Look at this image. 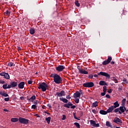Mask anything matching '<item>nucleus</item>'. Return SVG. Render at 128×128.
Returning a JSON list of instances; mask_svg holds the SVG:
<instances>
[{"label": "nucleus", "instance_id": "nucleus-1", "mask_svg": "<svg viewBox=\"0 0 128 128\" xmlns=\"http://www.w3.org/2000/svg\"><path fill=\"white\" fill-rule=\"evenodd\" d=\"M50 76L53 78L54 82H56L57 84H62V77H60V76L58 74H52Z\"/></svg>", "mask_w": 128, "mask_h": 128}, {"label": "nucleus", "instance_id": "nucleus-2", "mask_svg": "<svg viewBox=\"0 0 128 128\" xmlns=\"http://www.w3.org/2000/svg\"><path fill=\"white\" fill-rule=\"evenodd\" d=\"M38 88L39 90H42V92H46V90H48L50 88V86L44 82L38 83Z\"/></svg>", "mask_w": 128, "mask_h": 128}, {"label": "nucleus", "instance_id": "nucleus-3", "mask_svg": "<svg viewBox=\"0 0 128 128\" xmlns=\"http://www.w3.org/2000/svg\"><path fill=\"white\" fill-rule=\"evenodd\" d=\"M18 120L20 124H28V122H30L28 120L22 117L19 118Z\"/></svg>", "mask_w": 128, "mask_h": 128}, {"label": "nucleus", "instance_id": "nucleus-4", "mask_svg": "<svg viewBox=\"0 0 128 128\" xmlns=\"http://www.w3.org/2000/svg\"><path fill=\"white\" fill-rule=\"evenodd\" d=\"M66 96V92L62 90L60 91V92H56L55 96H56V98H62V96Z\"/></svg>", "mask_w": 128, "mask_h": 128}, {"label": "nucleus", "instance_id": "nucleus-5", "mask_svg": "<svg viewBox=\"0 0 128 128\" xmlns=\"http://www.w3.org/2000/svg\"><path fill=\"white\" fill-rule=\"evenodd\" d=\"M77 68L79 72V74H88V72L86 71V70H84L82 68H80V66H77Z\"/></svg>", "mask_w": 128, "mask_h": 128}, {"label": "nucleus", "instance_id": "nucleus-6", "mask_svg": "<svg viewBox=\"0 0 128 128\" xmlns=\"http://www.w3.org/2000/svg\"><path fill=\"white\" fill-rule=\"evenodd\" d=\"M84 88H92L94 86V84L92 82H88L83 84Z\"/></svg>", "mask_w": 128, "mask_h": 128}, {"label": "nucleus", "instance_id": "nucleus-7", "mask_svg": "<svg viewBox=\"0 0 128 128\" xmlns=\"http://www.w3.org/2000/svg\"><path fill=\"white\" fill-rule=\"evenodd\" d=\"M98 76H106L108 78H110V74H108L106 72H100L98 73Z\"/></svg>", "mask_w": 128, "mask_h": 128}, {"label": "nucleus", "instance_id": "nucleus-8", "mask_svg": "<svg viewBox=\"0 0 128 128\" xmlns=\"http://www.w3.org/2000/svg\"><path fill=\"white\" fill-rule=\"evenodd\" d=\"M0 76H4V78H6V80H10V74H8V73H6L4 72L0 73Z\"/></svg>", "mask_w": 128, "mask_h": 128}, {"label": "nucleus", "instance_id": "nucleus-9", "mask_svg": "<svg viewBox=\"0 0 128 128\" xmlns=\"http://www.w3.org/2000/svg\"><path fill=\"white\" fill-rule=\"evenodd\" d=\"M66 68V67L62 65H60L56 68V70L57 72H62L64 69Z\"/></svg>", "mask_w": 128, "mask_h": 128}, {"label": "nucleus", "instance_id": "nucleus-10", "mask_svg": "<svg viewBox=\"0 0 128 128\" xmlns=\"http://www.w3.org/2000/svg\"><path fill=\"white\" fill-rule=\"evenodd\" d=\"M113 122H116V124H118V122H119L120 124H122V120L116 117L114 118Z\"/></svg>", "mask_w": 128, "mask_h": 128}, {"label": "nucleus", "instance_id": "nucleus-11", "mask_svg": "<svg viewBox=\"0 0 128 128\" xmlns=\"http://www.w3.org/2000/svg\"><path fill=\"white\" fill-rule=\"evenodd\" d=\"M12 88V85L11 84L8 85V84H4L2 86V88H4V90H6L8 88Z\"/></svg>", "mask_w": 128, "mask_h": 128}, {"label": "nucleus", "instance_id": "nucleus-12", "mask_svg": "<svg viewBox=\"0 0 128 128\" xmlns=\"http://www.w3.org/2000/svg\"><path fill=\"white\" fill-rule=\"evenodd\" d=\"M24 82H22L18 84V88H20L22 89L24 88Z\"/></svg>", "mask_w": 128, "mask_h": 128}, {"label": "nucleus", "instance_id": "nucleus-13", "mask_svg": "<svg viewBox=\"0 0 128 128\" xmlns=\"http://www.w3.org/2000/svg\"><path fill=\"white\" fill-rule=\"evenodd\" d=\"M74 98H80V92L78 91L76 92L74 94Z\"/></svg>", "mask_w": 128, "mask_h": 128}, {"label": "nucleus", "instance_id": "nucleus-14", "mask_svg": "<svg viewBox=\"0 0 128 128\" xmlns=\"http://www.w3.org/2000/svg\"><path fill=\"white\" fill-rule=\"evenodd\" d=\"M114 108L113 107V106H111L109 107L108 110H106L107 114L112 112V110H114Z\"/></svg>", "mask_w": 128, "mask_h": 128}, {"label": "nucleus", "instance_id": "nucleus-15", "mask_svg": "<svg viewBox=\"0 0 128 128\" xmlns=\"http://www.w3.org/2000/svg\"><path fill=\"white\" fill-rule=\"evenodd\" d=\"M10 84L12 86V88H16L18 86V82H10Z\"/></svg>", "mask_w": 128, "mask_h": 128}, {"label": "nucleus", "instance_id": "nucleus-16", "mask_svg": "<svg viewBox=\"0 0 128 128\" xmlns=\"http://www.w3.org/2000/svg\"><path fill=\"white\" fill-rule=\"evenodd\" d=\"M60 100H61V102H64L65 104H68V100L66 98H60Z\"/></svg>", "mask_w": 128, "mask_h": 128}, {"label": "nucleus", "instance_id": "nucleus-17", "mask_svg": "<svg viewBox=\"0 0 128 128\" xmlns=\"http://www.w3.org/2000/svg\"><path fill=\"white\" fill-rule=\"evenodd\" d=\"M70 106H72V104L70 102H69L68 104H64V108H70Z\"/></svg>", "mask_w": 128, "mask_h": 128}, {"label": "nucleus", "instance_id": "nucleus-18", "mask_svg": "<svg viewBox=\"0 0 128 128\" xmlns=\"http://www.w3.org/2000/svg\"><path fill=\"white\" fill-rule=\"evenodd\" d=\"M99 84L100 86H108V84L104 80H101L99 82Z\"/></svg>", "mask_w": 128, "mask_h": 128}, {"label": "nucleus", "instance_id": "nucleus-19", "mask_svg": "<svg viewBox=\"0 0 128 128\" xmlns=\"http://www.w3.org/2000/svg\"><path fill=\"white\" fill-rule=\"evenodd\" d=\"M36 96L34 95L30 97V99H28L29 102H34V100H36Z\"/></svg>", "mask_w": 128, "mask_h": 128}, {"label": "nucleus", "instance_id": "nucleus-20", "mask_svg": "<svg viewBox=\"0 0 128 128\" xmlns=\"http://www.w3.org/2000/svg\"><path fill=\"white\" fill-rule=\"evenodd\" d=\"M114 106H112L114 108H118L120 106V104H118V102L116 101L114 104Z\"/></svg>", "mask_w": 128, "mask_h": 128}, {"label": "nucleus", "instance_id": "nucleus-21", "mask_svg": "<svg viewBox=\"0 0 128 128\" xmlns=\"http://www.w3.org/2000/svg\"><path fill=\"white\" fill-rule=\"evenodd\" d=\"M98 102L96 101L92 103V108H96V106H98Z\"/></svg>", "mask_w": 128, "mask_h": 128}, {"label": "nucleus", "instance_id": "nucleus-22", "mask_svg": "<svg viewBox=\"0 0 128 128\" xmlns=\"http://www.w3.org/2000/svg\"><path fill=\"white\" fill-rule=\"evenodd\" d=\"M100 114L106 115L108 114V112L104 111V110H101L100 111Z\"/></svg>", "mask_w": 128, "mask_h": 128}, {"label": "nucleus", "instance_id": "nucleus-23", "mask_svg": "<svg viewBox=\"0 0 128 128\" xmlns=\"http://www.w3.org/2000/svg\"><path fill=\"white\" fill-rule=\"evenodd\" d=\"M106 126H108V128H112V125L110 122L108 121L106 122Z\"/></svg>", "mask_w": 128, "mask_h": 128}, {"label": "nucleus", "instance_id": "nucleus-24", "mask_svg": "<svg viewBox=\"0 0 128 128\" xmlns=\"http://www.w3.org/2000/svg\"><path fill=\"white\" fill-rule=\"evenodd\" d=\"M50 120H52L51 117H48V118H45V120H46V122H47L48 124L50 123Z\"/></svg>", "mask_w": 128, "mask_h": 128}, {"label": "nucleus", "instance_id": "nucleus-25", "mask_svg": "<svg viewBox=\"0 0 128 128\" xmlns=\"http://www.w3.org/2000/svg\"><path fill=\"white\" fill-rule=\"evenodd\" d=\"M18 121V118H12L11 122H16Z\"/></svg>", "mask_w": 128, "mask_h": 128}, {"label": "nucleus", "instance_id": "nucleus-26", "mask_svg": "<svg viewBox=\"0 0 128 128\" xmlns=\"http://www.w3.org/2000/svg\"><path fill=\"white\" fill-rule=\"evenodd\" d=\"M34 29L31 28V29H30V34H34Z\"/></svg>", "mask_w": 128, "mask_h": 128}, {"label": "nucleus", "instance_id": "nucleus-27", "mask_svg": "<svg viewBox=\"0 0 128 128\" xmlns=\"http://www.w3.org/2000/svg\"><path fill=\"white\" fill-rule=\"evenodd\" d=\"M8 66H10V67H12V66H16V64H14V63H12V62H10L8 64Z\"/></svg>", "mask_w": 128, "mask_h": 128}, {"label": "nucleus", "instance_id": "nucleus-28", "mask_svg": "<svg viewBox=\"0 0 128 128\" xmlns=\"http://www.w3.org/2000/svg\"><path fill=\"white\" fill-rule=\"evenodd\" d=\"M5 16H10V12H9L8 10H7L6 12H4Z\"/></svg>", "mask_w": 128, "mask_h": 128}, {"label": "nucleus", "instance_id": "nucleus-29", "mask_svg": "<svg viewBox=\"0 0 128 128\" xmlns=\"http://www.w3.org/2000/svg\"><path fill=\"white\" fill-rule=\"evenodd\" d=\"M112 60V56H108V59L106 60L108 62V63L110 64V61Z\"/></svg>", "mask_w": 128, "mask_h": 128}, {"label": "nucleus", "instance_id": "nucleus-30", "mask_svg": "<svg viewBox=\"0 0 128 128\" xmlns=\"http://www.w3.org/2000/svg\"><path fill=\"white\" fill-rule=\"evenodd\" d=\"M126 98H124L122 100V106H124V104H126Z\"/></svg>", "mask_w": 128, "mask_h": 128}, {"label": "nucleus", "instance_id": "nucleus-31", "mask_svg": "<svg viewBox=\"0 0 128 128\" xmlns=\"http://www.w3.org/2000/svg\"><path fill=\"white\" fill-rule=\"evenodd\" d=\"M119 110H120L122 112H124V106H121L119 108Z\"/></svg>", "mask_w": 128, "mask_h": 128}, {"label": "nucleus", "instance_id": "nucleus-32", "mask_svg": "<svg viewBox=\"0 0 128 128\" xmlns=\"http://www.w3.org/2000/svg\"><path fill=\"white\" fill-rule=\"evenodd\" d=\"M90 123L91 124H92L93 126H94V125L96 124V122L94 120H90Z\"/></svg>", "mask_w": 128, "mask_h": 128}, {"label": "nucleus", "instance_id": "nucleus-33", "mask_svg": "<svg viewBox=\"0 0 128 128\" xmlns=\"http://www.w3.org/2000/svg\"><path fill=\"white\" fill-rule=\"evenodd\" d=\"M108 64V62L106 60L102 62V64H103V66H106V64Z\"/></svg>", "mask_w": 128, "mask_h": 128}, {"label": "nucleus", "instance_id": "nucleus-34", "mask_svg": "<svg viewBox=\"0 0 128 128\" xmlns=\"http://www.w3.org/2000/svg\"><path fill=\"white\" fill-rule=\"evenodd\" d=\"M74 4L76 6H80V4L78 0L75 1Z\"/></svg>", "mask_w": 128, "mask_h": 128}, {"label": "nucleus", "instance_id": "nucleus-35", "mask_svg": "<svg viewBox=\"0 0 128 128\" xmlns=\"http://www.w3.org/2000/svg\"><path fill=\"white\" fill-rule=\"evenodd\" d=\"M112 80H114L115 84H118V80L116 79V77L112 78Z\"/></svg>", "mask_w": 128, "mask_h": 128}, {"label": "nucleus", "instance_id": "nucleus-36", "mask_svg": "<svg viewBox=\"0 0 128 128\" xmlns=\"http://www.w3.org/2000/svg\"><path fill=\"white\" fill-rule=\"evenodd\" d=\"M74 126H76V128H80V124L76 122H74Z\"/></svg>", "mask_w": 128, "mask_h": 128}, {"label": "nucleus", "instance_id": "nucleus-37", "mask_svg": "<svg viewBox=\"0 0 128 128\" xmlns=\"http://www.w3.org/2000/svg\"><path fill=\"white\" fill-rule=\"evenodd\" d=\"M75 102L76 104H78L80 102V99L78 98H75Z\"/></svg>", "mask_w": 128, "mask_h": 128}, {"label": "nucleus", "instance_id": "nucleus-38", "mask_svg": "<svg viewBox=\"0 0 128 128\" xmlns=\"http://www.w3.org/2000/svg\"><path fill=\"white\" fill-rule=\"evenodd\" d=\"M2 96H5V97H6V96H8V94L6 93H2Z\"/></svg>", "mask_w": 128, "mask_h": 128}, {"label": "nucleus", "instance_id": "nucleus-39", "mask_svg": "<svg viewBox=\"0 0 128 128\" xmlns=\"http://www.w3.org/2000/svg\"><path fill=\"white\" fill-rule=\"evenodd\" d=\"M103 92H106V86H104L103 87Z\"/></svg>", "mask_w": 128, "mask_h": 128}, {"label": "nucleus", "instance_id": "nucleus-40", "mask_svg": "<svg viewBox=\"0 0 128 128\" xmlns=\"http://www.w3.org/2000/svg\"><path fill=\"white\" fill-rule=\"evenodd\" d=\"M32 108H33V110H36V105H35V104L32 105Z\"/></svg>", "mask_w": 128, "mask_h": 128}, {"label": "nucleus", "instance_id": "nucleus-41", "mask_svg": "<svg viewBox=\"0 0 128 128\" xmlns=\"http://www.w3.org/2000/svg\"><path fill=\"white\" fill-rule=\"evenodd\" d=\"M66 118V115L64 114L62 115V120H64Z\"/></svg>", "mask_w": 128, "mask_h": 128}, {"label": "nucleus", "instance_id": "nucleus-42", "mask_svg": "<svg viewBox=\"0 0 128 128\" xmlns=\"http://www.w3.org/2000/svg\"><path fill=\"white\" fill-rule=\"evenodd\" d=\"M92 112H93V114H98V112H96V110H92Z\"/></svg>", "mask_w": 128, "mask_h": 128}, {"label": "nucleus", "instance_id": "nucleus-43", "mask_svg": "<svg viewBox=\"0 0 128 128\" xmlns=\"http://www.w3.org/2000/svg\"><path fill=\"white\" fill-rule=\"evenodd\" d=\"M119 110H120V108H117L114 110V112H118Z\"/></svg>", "mask_w": 128, "mask_h": 128}, {"label": "nucleus", "instance_id": "nucleus-44", "mask_svg": "<svg viewBox=\"0 0 128 128\" xmlns=\"http://www.w3.org/2000/svg\"><path fill=\"white\" fill-rule=\"evenodd\" d=\"M94 126L95 128H98V126H100V124L98 123H95V125H94Z\"/></svg>", "mask_w": 128, "mask_h": 128}, {"label": "nucleus", "instance_id": "nucleus-45", "mask_svg": "<svg viewBox=\"0 0 128 128\" xmlns=\"http://www.w3.org/2000/svg\"><path fill=\"white\" fill-rule=\"evenodd\" d=\"M106 92H102L100 94V95L102 96H106Z\"/></svg>", "mask_w": 128, "mask_h": 128}, {"label": "nucleus", "instance_id": "nucleus-46", "mask_svg": "<svg viewBox=\"0 0 128 128\" xmlns=\"http://www.w3.org/2000/svg\"><path fill=\"white\" fill-rule=\"evenodd\" d=\"M88 78H89L92 79V78H94V75L90 74V75H89Z\"/></svg>", "mask_w": 128, "mask_h": 128}, {"label": "nucleus", "instance_id": "nucleus-47", "mask_svg": "<svg viewBox=\"0 0 128 128\" xmlns=\"http://www.w3.org/2000/svg\"><path fill=\"white\" fill-rule=\"evenodd\" d=\"M66 98L67 100H70V98H72V97H70V95H68V96H66Z\"/></svg>", "mask_w": 128, "mask_h": 128}, {"label": "nucleus", "instance_id": "nucleus-48", "mask_svg": "<svg viewBox=\"0 0 128 128\" xmlns=\"http://www.w3.org/2000/svg\"><path fill=\"white\" fill-rule=\"evenodd\" d=\"M4 82H4V80H0V84H4Z\"/></svg>", "mask_w": 128, "mask_h": 128}, {"label": "nucleus", "instance_id": "nucleus-49", "mask_svg": "<svg viewBox=\"0 0 128 128\" xmlns=\"http://www.w3.org/2000/svg\"><path fill=\"white\" fill-rule=\"evenodd\" d=\"M106 98H110V96L108 94L106 95Z\"/></svg>", "mask_w": 128, "mask_h": 128}, {"label": "nucleus", "instance_id": "nucleus-50", "mask_svg": "<svg viewBox=\"0 0 128 128\" xmlns=\"http://www.w3.org/2000/svg\"><path fill=\"white\" fill-rule=\"evenodd\" d=\"M38 102H39L38 100H36V101H34V104H38Z\"/></svg>", "mask_w": 128, "mask_h": 128}, {"label": "nucleus", "instance_id": "nucleus-51", "mask_svg": "<svg viewBox=\"0 0 128 128\" xmlns=\"http://www.w3.org/2000/svg\"><path fill=\"white\" fill-rule=\"evenodd\" d=\"M112 89H110L108 91V94H112Z\"/></svg>", "mask_w": 128, "mask_h": 128}, {"label": "nucleus", "instance_id": "nucleus-52", "mask_svg": "<svg viewBox=\"0 0 128 128\" xmlns=\"http://www.w3.org/2000/svg\"><path fill=\"white\" fill-rule=\"evenodd\" d=\"M79 92H80V94H82V96H84V92H82V90H80Z\"/></svg>", "mask_w": 128, "mask_h": 128}, {"label": "nucleus", "instance_id": "nucleus-53", "mask_svg": "<svg viewBox=\"0 0 128 128\" xmlns=\"http://www.w3.org/2000/svg\"><path fill=\"white\" fill-rule=\"evenodd\" d=\"M5 102H8L10 100V98H4Z\"/></svg>", "mask_w": 128, "mask_h": 128}, {"label": "nucleus", "instance_id": "nucleus-54", "mask_svg": "<svg viewBox=\"0 0 128 128\" xmlns=\"http://www.w3.org/2000/svg\"><path fill=\"white\" fill-rule=\"evenodd\" d=\"M32 82H33L32 80H28V84H32Z\"/></svg>", "mask_w": 128, "mask_h": 128}, {"label": "nucleus", "instance_id": "nucleus-55", "mask_svg": "<svg viewBox=\"0 0 128 128\" xmlns=\"http://www.w3.org/2000/svg\"><path fill=\"white\" fill-rule=\"evenodd\" d=\"M71 106V108H76V106L74 105H72V106Z\"/></svg>", "mask_w": 128, "mask_h": 128}, {"label": "nucleus", "instance_id": "nucleus-56", "mask_svg": "<svg viewBox=\"0 0 128 128\" xmlns=\"http://www.w3.org/2000/svg\"><path fill=\"white\" fill-rule=\"evenodd\" d=\"M47 106H48L50 108H52V106L50 104H47Z\"/></svg>", "mask_w": 128, "mask_h": 128}, {"label": "nucleus", "instance_id": "nucleus-57", "mask_svg": "<svg viewBox=\"0 0 128 128\" xmlns=\"http://www.w3.org/2000/svg\"><path fill=\"white\" fill-rule=\"evenodd\" d=\"M4 112H8V110L7 109H4Z\"/></svg>", "mask_w": 128, "mask_h": 128}, {"label": "nucleus", "instance_id": "nucleus-58", "mask_svg": "<svg viewBox=\"0 0 128 128\" xmlns=\"http://www.w3.org/2000/svg\"><path fill=\"white\" fill-rule=\"evenodd\" d=\"M17 48H18V50H22V48H20V46H18Z\"/></svg>", "mask_w": 128, "mask_h": 128}, {"label": "nucleus", "instance_id": "nucleus-59", "mask_svg": "<svg viewBox=\"0 0 128 128\" xmlns=\"http://www.w3.org/2000/svg\"><path fill=\"white\" fill-rule=\"evenodd\" d=\"M74 118H75V120H80V119H78V118H77L76 116V115H74Z\"/></svg>", "mask_w": 128, "mask_h": 128}, {"label": "nucleus", "instance_id": "nucleus-60", "mask_svg": "<svg viewBox=\"0 0 128 128\" xmlns=\"http://www.w3.org/2000/svg\"><path fill=\"white\" fill-rule=\"evenodd\" d=\"M24 99V96H21L20 97V100H22Z\"/></svg>", "mask_w": 128, "mask_h": 128}, {"label": "nucleus", "instance_id": "nucleus-61", "mask_svg": "<svg viewBox=\"0 0 128 128\" xmlns=\"http://www.w3.org/2000/svg\"><path fill=\"white\" fill-rule=\"evenodd\" d=\"M111 64H114V61H112L111 62H110Z\"/></svg>", "mask_w": 128, "mask_h": 128}, {"label": "nucleus", "instance_id": "nucleus-62", "mask_svg": "<svg viewBox=\"0 0 128 128\" xmlns=\"http://www.w3.org/2000/svg\"><path fill=\"white\" fill-rule=\"evenodd\" d=\"M94 78H98V74H94Z\"/></svg>", "mask_w": 128, "mask_h": 128}, {"label": "nucleus", "instance_id": "nucleus-63", "mask_svg": "<svg viewBox=\"0 0 128 128\" xmlns=\"http://www.w3.org/2000/svg\"><path fill=\"white\" fill-rule=\"evenodd\" d=\"M118 90L119 91H120V90H122V88H118Z\"/></svg>", "mask_w": 128, "mask_h": 128}, {"label": "nucleus", "instance_id": "nucleus-64", "mask_svg": "<svg viewBox=\"0 0 128 128\" xmlns=\"http://www.w3.org/2000/svg\"><path fill=\"white\" fill-rule=\"evenodd\" d=\"M123 82H126V78H124L123 79Z\"/></svg>", "mask_w": 128, "mask_h": 128}]
</instances>
